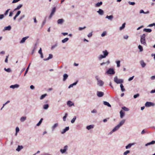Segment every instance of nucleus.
Returning a JSON list of instances; mask_svg holds the SVG:
<instances>
[{"instance_id": "obj_36", "label": "nucleus", "mask_w": 155, "mask_h": 155, "mask_svg": "<svg viewBox=\"0 0 155 155\" xmlns=\"http://www.w3.org/2000/svg\"><path fill=\"white\" fill-rule=\"evenodd\" d=\"M26 117H22L20 118L21 121V122H24L26 120Z\"/></svg>"}, {"instance_id": "obj_10", "label": "nucleus", "mask_w": 155, "mask_h": 155, "mask_svg": "<svg viewBox=\"0 0 155 155\" xmlns=\"http://www.w3.org/2000/svg\"><path fill=\"white\" fill-rule=\"evenodd\" d=\"M69 127H66L62 131H61V133L62 134H64L67 131L69 130Z\"/></svg>"}, {"instance_id": "obj_3", "label": "nucleus", "mask_w": 155, "mask_h": 155, "mask_svg": "<svg viewBox=\"0 0 155 155\" xmlns=\"http://www.w3.org/2000/svg\"><path fill=\"white\" fill-rule=\"evenodd\" d=\"M95 78L97 81V84L99 86H102L104 84V82L101 80L97 76L95 77Z\"/></svg>"}, {"instance_id": "obj_34", "label": "nucleus", "mask_w": 155, "mask_h": 155, "mask_svg": "<svg viewBox=\"0 0 155 155\" xmlns=\"http://www.w3.org/2000/svg\"><path fill=\"white\" fill-rule=\"evenodd\" d=\"M11 27L10 25L4 27V30L9 31L11 30Z\"/></svg>"}, {"instance_id": "obj_14", "label": "nucleus", "mask_w": 155, "mask_h": 155, "mask_svg": "<svg viewBox=\"0 0 155 155\" xmlns=\"http://www.w3.org/2000/svg\"><path fill=\"white\" fill-rule=\"evenodd\" d=\"M125 120L123 119L117 125H119V126L120 127L124 124L125 122Z\"/></svg>"}, {"instance_id": "obj_55", "label": "nucleus", "mask_w": 155, "mask_h": 155, "mask_svg": "<svg viewBox=\"0 0 155 155\" xmlns=\"http://www.w3.org/2000/svg\"><path fill=\"white\" fill-rule=\"evenodd\" d=\"M128 3L130 5H135V3L134 2H129Z\"/></svg>"}, {"instance_id": "obj_19", "label": "nucleus", "mask_w": 155, "mask_h": 155, "mask_svg": "<svg viewBox=\"0 0 155 155\" xmlns=\"http://www.w3.org/2000/svg\"><path fill=\"white\" fill-rule=\"evenodd\" d=\"M29 37L27 36L23 38L20 41V43H24L25 41Z\"/></svg>"}, {"instance_id": "obj_13", "label": "nucleus", "mask_w": 155, "mask_h": 155, "mask_svg": "<svg viewBox=\"0 0 155 155\" xmlns=\"http://www.w3.org/2000/svg\"><path fill=\"white\" fill-rule=\"evenodd\" d=\"M19 86L18 84H16L15 85H11L10 86V88L12 89H15V88H18L19 87Z\"/></svg>"}, {"instance_id": "obj_32", "label": "nucleus", "mask_w": 155, "mask_h": 155, "mask_svg": "<svg viewBox=\"0 0 155 155\" xmlns=\"http://www.w3.org/2000/svg\"><path fill=\"white\" fill-rule=\"evenodd\" d=\"M120 128V126H119V125H117L116 126L114 127V128L113 129V131H114V132H115V131L118 130Z\"/></svg>"}, {"instance_id": "obj_16", "label": "nucleus", "mask_w": 155, "mask_h": 155, "mask_svg": "<svg viewBox=\"0 0 155 155\" xmlns=\"http://www.w3.org/2000/svg\"><path fill=\"white\" fill-rule=\"evenodd\" d=\"M120 118H123L125 115V113L123 110H121L120 111Z\"/></svg>"}, {"instance_id": "obj_24", "label": "nucleus", "mask_w": 155, "mask_h": 155, "mask_svg": "<svg viewBox=\"0 0 155 155\" xmlns=\"http://www.w3.org/2000/svg\"><path fill=\"white\" fill-rule=\"evenodd\" d=\"M23 148V147L22 145H18V147L16 149V150L19 152L21 149Z\"/></svg>"}, {"instance_id": "obj_7", "label": "nucleus", "mask_w": 155, "mask_h": 155, "mask_svg": "<svg viewBox=\"0 0 155 155\" xmlns=\"http://www.w3.org/2000/svg\"><path fill=\"white\" fill-rule=\"evenodd\" d=\"M68 149V146L67 145H66L64 146V149H61L60 151L62 153H64L66 152L67 150Z\"/></svg>"}, {"instance_id": "obj_44", "label": "nucleus", "mask_w": 155, "mask_h": 155, "mask_svg": "<svg viewBox=\"0 0 155 155\" xmlns=\"http://www.w3.org/2000/svg\"><path fill=\"white\" fill-rule=\"evenodd\" d=\"M76 119V117L75 116H74V117L73 118V119L71 120V123L72 124L74 123V122Z\"/></svg>"}, {"instance_id": "obj_22", "label": "nucleus", "mask_w": 155, "mask_h": 155, "mask_svg": "<svg viewBox=\"0 0 155 155\" xmlns=\"http://www.w3.org/2000/svg\"><path fill=\"white\" fill-rule=\"evenodd\" d=\"M23 5L22 4H20L18 5L17 7L14 9V11L19 10L22 6Z\"/></svg>"}, {"instance_id": "obj_46", "label": "nucleus", "mask_w": 155, "mask_h": 155, "mask_svg": "<svg viewBox=\"0 0 155 155\" xmlns=\"http://www.w3.org/2000/svg\"><path fill=\"white\" fill-rule=\"evenodd\" d=\"M10 10V9H7L5 12L4 13V15H5V16H6L7 15L8 13V12H9V10Z\"/></svg>"}, {"instance_id": "obj_50", "label": "nucleus", "mask_w": 155, "mask_h": 155, "mask_svg": "<svg viewBox=\"0 0 155 155\" xmlns=\"http://www.w3.org/2000/svg\"><path fill=\"white\" fill-rule=\"evenodd\" d=\"M139 95H140V94H139L138 93H137L136 94H135L134 96V98H137V97H139Z\"/></svg>"}, {"instance_id": "obj_17", "label": "nucleus", "mask_w": 155, "mask_h": 155, "mask_svg": "<svg viewBox=\"0 0 155 155\" xmlns=\"http://www.w3.org/2000/svg\"><path fill=\"white\" fill-rule=\"evenodd\" d=\"M140 63L142 67L143 68H144L146 65V63L144 62L143 60H141L140 61Z\"/></svg>"}, {"instance_id": "obj_58", "label": "nucleus", "mask_w": 155, "mask_h": 155, "mask_svg": "<svg viewBox=\"0 0 155 155\" xmlns=\"http://www.w3.org/2000/svg\"><path fill=\"white\" fill-rule=\"evenodd\" d=\"M5 15L4 14L0 15V20H1L3 19Z\"/></svg>"}, {"instance_id": "obj_23", "label": "nucleus", "mask_w": 155, "mask_h": 155, "mask_svg": "<svg viewBox=\"0 0 155 155\" xmlns=\"http://www.w3.org/2000/svg\"><path fill=\"white\" fill-rule=\"evenodd\" d=\"M78 82V81H77L75 82L74 83H73L70 84L69 86L68 87V88H70L71 87H73V86H75L77 84Z\"/></svg>"}, {"instance_id": "obj_21", "label": "nucleus", "mask_w": 155, "mask_h": 155, "mask_svg": "<svg viewBox=\"0 0 155 155\" xmlns=\"http://www.w3.org/2000/svg\"><path fill=\"white\" fill-rule=\"evenodd\" d=\"M97 12L101 15H102L104 13V12L102 9H99L98 11H97Z\"/></svg>"}, {"instance_id": "obj_56", "label": "nucleus", "mask_w": 155, "mask_h": 155, "mask_svg": "<svg viewBox=\"0 0 155 155\" xmlns=\"http://www.w3.org/2000/svg\"><path fill=\"white\" fill-rule=\"evenodd\" d=\"M86 28V27L85 26H84L83 27H79L78 29L80 31H81L83 29H84Z\"/></svg>"}, {"instance_id": "obj_62", "label": "nucleus", "mask_w": 155, "mask_h": 155, "mask_svg": "<svg viewBox=\"0 0 155 155\" xmlns=\"http://www.w3.org/2000/svg\"><path fill=\"white\" fill-rule=\"evenodd\" d=\"M21 13V11H18L17 12L16 15H17L18 16Z\"/></svg>"}, {"instance_id": "obj_29", "label": "nucleus", "mask_w": 155, "mask_h": 155, "mask_svg": "<svg viewBox=\"0 0 155 155\" xmlns=\"http://www.w3.org/2000/svg\"><path fill=\"white\" fill-rule=\"evenodd\" d=\"M94 126L93 125H90L86 127V128L88 130H90L94 128Z\"/></svg>"}, {"instance_id": "obj_37", "label": "nucleus", "mask_w": 155, "mask_h": 155, "mask_svg": "<svg viewBox=\"0 0 155 155\" xmlns=\"http://www.w3.org/2000/svg\"><path fill=\"white\" fill-rule=\"evenodd\" d=\"M49 107V105L48 104L44 105L43 106V108L45 110H47Z\"/></svg>"}, {"instance_id": "obj_5", "label": "nucleus", "mask_w": 155, "mask_h": 155, "mask_svg": "<svg viewBox=\"0 0 155 155\" xmlns=\"http://www.w3.org/2000/svg\"><path fill=\"white\" fill-rule=\"evenodd\" d=\"M106 73L107 74H114L115 72L113 68H110L107 71Z\"/></svg>"}, {"instance_id": "obj_54", "label": "nucleus", "mask_w": 155, "mask_h": 155, "mask_svg": "<svg viewBox=\"0 0 155 155\" xmlns=\"http://www.w3.org/2000/svg\"><path fill=\"white\" fill-rule=\"evenodd\" d=\"M92 32H91L89 33L88 35H87V36L89 38H90L92 37Z\"/></svg>"}, {"instance_id": "obj_47", "label": "nucleus", "mask_w": 155, "mask_h": 155, "mask_svg": "<svg viewBox=\"0 0 155 155\" xmlns=\"http://www.w3.org/2000/svg\"><path fill=\"white\" fill-rule=\"evenodd\" d=\"M4 70L8 72H10L11 71V70L10 68H8L6 69V68H4Z\"/></svg>"}, {"instance_id": "obj_43", "label": "nucleus", "mask_w": 155, "mask_h": 155, "mask_svg": "<svg viewBox=\"0 0 155 155\" xmlns=\"http://www.w3.org/2000/svg\"><path fill=\"white\" fill-rule=\"evenodd\" d=\"M30 64H29V65H28V67L27 68V69H26V70L25 71V74H24V76H25L26 74L28 73V70H29V67H30Z\"/></svg>"}, {"instance_id": "obj_12", "label": "nucleus", "mask_w": 155, "mask_h": 155, "mask_svg": "<svg viewBox=\"0 0 155 155\" xmlns=\"http://www.w3.org/2000/svg\"><path fill=\"white\" fill-rule=\"evenodd\" d=\"M64 20L63 19H59L57 21V23L58 24L62 25L64 22Z\"/></svg>"}, {"instance_id": "obj_38", "label": "nucleus", "mask_w": 155, "mask_h": 155, "mask_svg": "<svg viewBox=\"0 0 155 155\" xmlns=\"http://www.w3.org/2000/svg\"><path fill=\"white\" fill-rule=\"evenodd\" d=\"M120 87L122 91L124 92L125 91V89L124 88V87L122 83L120 84Z\"/></svg>"}, {"instance_id": "obj_41", "label": "nucleus", "mask_w": 155, "mask_h": 155, "mask_svg": "<svg viewBox=\"0 0 155 155\" xmlns=\"http://www.w3.org/2000/svg\"><path fill=\"white\" fill-rule=\"evenodd\" d=\"M138 48L140 52H142L143 51V48L142 46H141L140 45H139L138 46Z\"/></svg>"}, {"instance_id": "obj_63", "label": "nucleus", "mask_w": 155, "mask_h": 155, "mask_svg": "<svg viewBox=\"0 0 155 155\" xmlns=\"http://www.w3.org/2000/svg\"><path fill=\"white\" fill-rule=\"evenodd\" d=\"M15 130H16V132L18 133L19 131V128L18 127H17L16 128Z\"/></svg>"}, {"instance_id": "obj_15", "label": "nucleus", "mask_w": 155, "mask_h": 155, "mask_svg": "<svg viewBox=\"0 0 155 155\" xmlns=\"http://www.w3.org/2000/svg\"><path fill=\"white\" fill-rule=\"evenodd\" d=\"M67 104L69 107H71V106L74 105V103L70 101H67Z\"/></svg>"}, {"instance_id": "obj_25", "label": "nucleus", "mask_w": 155, "mask_h": 155, "mask_svg": "<svg viewBox=\"0 0 155 155\" xmlns=\"http://www.w3.org/2000/svg\"><path fill=\"white\" fill-rule=\"evenodd\" d=\"M25 17V15H21L18 19V21L19 22L21 21Z\"/></svg>"}, {"instance_id": "obj_40", "label": "nucleus", "mask_w": 155, "mask_h": 155, "mask_svg": "<svg viewBox=\"0 0 155 155\" xmlns=\"http://www.w3.org/2000/svg\"><path fill=\"white\" fill-rule=\"evenodd\" d=\"M47 95V94H45L41 96L40 97V99L41 100L43 99Z\"/></svg>"}, {"instance_id": "obj_53", "label": "nucleus", "mask_w": 155, "mask_h": 155, "mask_svg": "<svg viewBox=\"0 0 155 155\" xmlns=\"http://www.w3.org/2000/svg\"><path fill=\"white\" fill-rule=\"evenodd\" d=\"M8 56H9V55H8L6 56V58H5V63H7L8 62Z\"/></svg>"}, {"instance_id": "obj_61", "label": "nucleus", "mask_w": 155, "mask_h": 155, "mask_svg": "<svg viewBox=\"0 0 155 155\" xmlns=\"http://www.w3.org/2000/svg\"><path fill=\"white\" fill-rule=\"evenodd\" d=\"M134 76H132V77H130V78H129V79H128V81H131V80H132L133 79V78H134Z\"/></svg>"}, {"instance_id": "obj_60", "label": "nucleus", "mask_w": 155, "mask_h": 155, "mask_svg": "<svg viewBox=\"0 0 155 155\" xmlns=\"http://www.w3.org/2000/svg\"><path fill=\"white\" fill-rule=\"evenodd\" d=\"M46 21V18H45L44 20L43 21L42 23V27L43 26L45 25V23Z\"/></svg>"}, {"instance_id": "obj_28", "label": "nucleus", "mask_w": 155, "mask_h": 155, "mask_svg": "<svg viewBox=\"0 0 155 155\" xmlns=\"http://www.w3.org/2000/svg\"><path fill=\"white\" fill-rule=\"evenodd\" d=\"M155 143V141L153 140L152 141H151V142H150L149 143H146L145 144V146H148V145H150L151 144H154Z\"/></svg>"}, {"instance_id": "obj_57", "label": "nucleus", "mask_w": 155, "mask_h": 155, "mask_svg": "<svg viewBox=\"0 0 155 155\" xmlns=\"http://www.w3.org/2000/svg\"><path fill=\"white\" fill-rule=\"evenodd\" d=\"M154 25H155V23H153L152 24H150V25H149L148 26V27H152Z\"/></svg>"}, {"instance_id": "obj_27", "label": "nucleus", "mask_w": 155, "mask_h": 155, "mask_svg": "<svg viewBox=\"0 0 155 155\" xmlns=\"http://www.w3.org/2000/svg\"><path fill=\"white\" fill-rule=\"evenodd\" d=\"M68 75L66 74H64L63 75V81H65L68 77Z\"/></svg>"}, {"instance_id": "obj_1", "label": "nucleus", "mask_w": 155, "mask_h": 155, "mask_svg": "<svg viewBox=\"0 0 155 155\" xmlns=\"http://www.w3.org/2000/svg\"><path fill=\"white\" fill-rule=\"evenodd\" d=\"M140 42L141 44L145 46L147 45V44L146 41V35L145 34H143L140 35Z\"/></svg>"}, {"instance_id": "obj_4", "label": "nucleus", "mask_w": 155, "mask_h": 155, "mask_svg": "<svg viewBox=\"0 0 155 155\" xmlns=\"http://www.w3.org/2000/svg\"><path fill=\"white\" fill-rule=\"evenodd\" d=\"M114 81L117 84H121L124 82L122 79H119L117 76H115L114 78Z\"/></svg>"}, {"instance_id": "obj_59", "label": "nucleus", "mask_w": 155, "mask_h": 155, "mask_svg": "<svg viewBox=\"0 0 155 155\" xmlns=\"http://www.w3.org/2000/svg\"><path fill=\"white\" fill-rule=\"evenodd\" d=\"M58 46V44H55V45H54L52 46V47H51V49H53L54 48H55L57 46Z\"/></svg>"}, {"instance_id": "obj_31", "label": "nucleus", "mask_w": 155, "mask_h": 155, "mask_svg": "<svg viewBox=\"0 0 155 155\" xmlns=\"http://www.w3.org/2000/svg\"><path fill=\"white\" fill-rule=\"evenodd\" d=\"M103 104L107 106L108 107H111L110 104L107 102L104 101L103 102Z\"/></svg>"}, {"instance_id": "obj_49", "label": "nucleus", "mask_w": 155, "mask_h": 155, "mask_svg": "<svg viewBox=\"0 0 155 155\" xmlns=\"http://www.w3.org/2000/svg\"><path fill=\"white\" fill-rule=\"evenodd\" d=\"M130 153V151L129 150H127L124 153V155H127L128 153Z\"/></svg>"}, {"instance_id": "obj_8", "label": "nucleus", "mask_w": 155, "mask_h": 155, "mask_svg": "<svg viewBox=\"0 0 155 155\" xmlns=\"http://www.w3.org/2000/svg\"><path fill=\"white\" fill-rule=\"evenodd\" d=\"M154 105V104L150 102H147L145 104V106L146 107H149Z\"/></svg>"}, {"instance_id": "obj_30", "label": "nucleus", "mask_w": 155, "mask_h": 155, "mask_svg": "<svg viewBox=\"0 0 155 155\" xmlns=\"http://www.w3.org/2000/svg\"><path fill=\"white\" fill-rule=\"evenodd\" d=\"M143 31L147 32L150 33L152 31V30L149 28H144L143 29Z\"/></svg>"}, {"instance_id": "obj_20", "label": "nucleus", "mask_w": 155, "mask_h": 155, "mask_svg": "<svg viewBox=\"0 0 155 155\" xmlns=\"http://www.w3.org/2000/svg\"><path fill=\"white\" fill-rule=\"evenodd\" d=\"M105 18L111 21H112L113 18H114V17L112 15H110V16H108L107 15L106 16Z\"/></svg>"}, {"instance_id": "obj_52", "label": "nucleus", "mask_w": 155, "mask_h": 155, "mask_svg": "<svg viewBox=\"0 0 155 155\" xmlns=\"http://www.w3.org/2000/svg\"><path fill=\"white\" fill-rule=\"evenodd\" d=\"M13 14V12L11 11L9 12V17H11Z\"/></svg>"}, {"instance_id": "obj_11", "label": "nucleus", "mask_w": 155, "mask_h": 155, "mask_svg": "<svg viewBox=\"0 0 155 155\" xmlns=\"http://www.w3.org/2000/svg\"><path fill=\"white\" fill-rule=\"evenodd\" d=\"M104 93L102 91H98L97 92V95L99 97H101L103 96Z\"/></svg>"}, {"instance_id": "obj_45", "label": "nucleus", "mask_w": 155, "mask_h": 155, "mask_svg": "<svg viewBox=\"0 0 155 155\" xmlns=\"http://www.w3.org/2000/svg\"><path fill=\"white\" fill-rule=\"evenodd\" d=\"M116 63L117 64V67H119L120 66V61L119 60L116 61Z\"/></svg>"}, {"instance_id": "obj_9", "label": "nucleus", "mask_w": 155, "mask_h": 155, "mask_svg": "<svg viewBox=\"0 0 155 155\" xmlns=\"http://www.w3.org/2000/svg\"><path fill=\"white\" fill-rule=\"evenodd\" d=\"M136 143H129L127 146H126L125 148L126 149H130L132 146L134 145Z\"/></svg>"}, {"instance_id": "obj_39", "label": "nucleus", "mask_w": 155, "mask_h": 155, "mask_svg": "<svg viewBox=\"0 0 155 155\" xmlns=\"http://www.w3.org/2000/svg\"><path fill=\"white\" fill-rule=\"evenodd\" d=\"M69 40V38H66L63 40H62V42L63 43H64L67 42Z\"/></svg>"}, {"instance_id": "obj_42", "label": "nucleus", "mask_w": 155, "mask_h": 155, "mask_svg": "<svg viewBox=\"0 0 155 155\" xmlns=\"http://www.w3.org/2000/svg\"><path fill=\"white\" fill-rule=\"evenodd\" d=\"M122 109L124 110L128 111L129 110V109L125 107H122Z\"/></svg>"}, {"instance_id": "obj_33", "label": "nucleus", "mask_w": 155, "mask_h": 155, "mask_svg": "<svg viewBox=\"0 0 155 155\" xmlns=\"http://www.w3.org/2000/svg\"><path fill=\"white\" fill-rule=\"evenodd\" d=\"M126 23H124L122 25V26L121 27H120L119 28V30L120 31H121L125 27Z\"/></svg>"}, {"instance_id": "obj_64", "label": "nucleus", "mask_w": 155, "mask_h": 155, "mask_svg": "<svg viewBox=\"0 0 155 155\" xmlns=\"http://www.w3.org/2000/svg\"><path fill=\"white\" fill-rule=\"evenodd\" d=\"M41 123H42V122H41V121H39V122L37 124L36 126H39L41 124Z\"/></svg>"}, {"instance_id": "obj_26", "label": "nucleus", "mask_w": 155, "mask_h": 155, "mask_svg": "<svg viewBox=\"0 0 155 155\" xmlns=\"http://www.w3.org/2000/svg\"><path fill=\"white\" fill-rule=\"evenodd\" d=\"M53 58V55L52 54H50L49 55V57L47 58L44 59L43 60L45 61H47L49 59L52 58Z\"/></svg>"}, {"instance_id": "obj_48", "label": "nucleus", "mask_w": 155, "mask_h": 155, "mask_svg": "<svg viewBox=\"0 0 155 155\" xmlns=\"http://www.w3.org/2000/svg\"><path fill=\"white\" fill-rule=\"evenodd\" d=\"M68 114L67 113H66L65 114V115L63 117V120L64 121H66V118Z\"/></svg>"}, {"instance_id": "obj_2", "label": "nucleus", "mask_w": 155, "mask_h": 155, "mask_svg": "<svg viewBox=\"0 0 155 155\" xmlns=\"http://www.w3.org/2000/svg\"><path fill=\"white\" fill-rule=\"evenodd\" d=\"M102 53L103 54V55L101 54L98 57L99 60H101L102 59L105 58L109 54V52L107 50L103 51Z\"/></svg>"}, {"instance_id": "obj_51", "label": "nucleus", "mask_w": 155, "mask_h": 155, "mask_svg": "<svg viewBox=\"0 0 155 155\" xmlns=\"http://www.w3.org/2000/svg\"><path fill=\"white\" fill-rule=\"evenodd\" d=\"M107 34L106 31H104L101 34V36L102 37H104Z\"/></svg>"}, {"instance_id": "obj_35", "label": "nucleus", "mask_w": 155, "mask_h": 155, "mask_svg": "<svg viewBox=\"0 0 155 155\" xmlns=\"http://www.w3.org/2000/svg\"><path fill=\"white\" fill-rule=\"evenodd\" d=\"M58 125V123H57L55 124L51 127L52 130V131L54 130V129L57 127Z\"/></svg>"}, {"instance_id": "obj_18", "label": "nucleus", "mask_w": 155, "mask_h": 155, "mask_svg": "<svg viewBox=\"0 0 155 155\" xmlns=\"http://www.w3.org/2000/svg\"><path fill=\"white\" fill-rule=\"evenodd\" d=\"M102 2H98L95 5V7H100L102 5Z\"/></svg>"}, {"instance_id": "obj_6", "label": "nucleus", "mask_w": 155, "mask_h": 155, "mask_svg": "<svg viewBox=\"0 0 155 155\" xmlns=\"http://www.w3.org/2000/svg\"><path fill=\"white\" fill-rule=\"evenodd\" d=\"M56 8L55 7H54L53 8H52L51 12L49 17V18H48L49 19H50L51 18H52V16L54 15V13L56 11Z\"/></svg>"}]
</instances>
